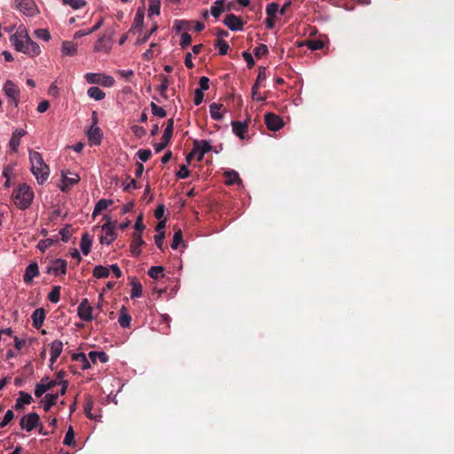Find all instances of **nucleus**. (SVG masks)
Segmentation results:
<instances>
[{"label": "nucleus", "instance_id": "nucleus-41", "mask_svg": "<svg viewBox=\"0 0 454 454\" xmlns=\"http://www.w3.org/2000/svg\"><path fill=\"white\" fill-rule=\"evenodd\" d=\"M164 268L162 266H152L148 270V275L153 279H159L164 277Z\"/></svg>", "mask_w": 454, "mask_h": 454}, {"label": "nucleus", "instance_id": "nucleus-27", "mask_svg": "<svg viewBox=\"0 0 454 454\" xmlns=\"http://www.w3.org/2000/svg\"><path fill=\"white\" fill-rule=\"evenodd\" d=\"M92 245V239L90 238L87 232L82 234L80 247L83 254L87 255L90 252Z\"/></svg>", "mask_w": 454, "mask_h": 454}, {"label": "nucleus", "instance_id": "nucleus-3", "mask_svg": "<svg viewBox=\"0 0 454 454\" xmlns=\"http://www.w3.org/2000/svg\"><path fill=\"white\" fill-rule=\"evenodd\" d=\"M85 79L90 84H101L105 87H112L114 83V79L112 76L102 74L87 73Z\"/></svg>", "mask_w": 454, "mask_h": 454}, {"label": "nucleus", "instance_id": "nucleus-6", "mask_svg": "<svg viewBox=\"0 0 454 454\" xmlns=\"http://www.w3.org/2000/svg\"><path fill=\"white\" fill-rule=\"evenodd\" d=\"M174 131V120L168 119L167 121V127L162 135V141L154 145L156 153H160L164 150L169 144Z\"/></svg>", "mask_w": 454, "mask_h": 454}, {"label": "nucleus", "instance_id": "nucleus-23", "mask_svg": "<svg viewBox=\"0 0 454 454\" xmlns=\"http://www.w3.org/2000/svg\"><path fill=\"white\" fill-rule=\"evenodd\" d=\"M33 402V397L27 392L20 391L19 398L16 400L15 409L22 410L24 404H30Z\"/></svg>", "mask_w": 454, "mask_h": 454}, {"label": "nucleus", "instance_id": "nucleus-9", "mask_svg": "<svg viewBox=\"0 0 454 454\" xmlns=\"http://www.w3.org/2000/svg\"><path fill=\"white\" fill-rule=\"evenodd\" d=\"M92 310L93 308L90 305L89 300L84 298L78 305L77 314L82 320L90 322L93 320Z\"/></svg>", "mask_w": 454, "mask_h": 454}, {"label": "nucleus", "instance_id": "nucleus-19", "mask_svg": "<svg viewBox=\"0 0 454 454\" xmlns=\"http://www.w3.org/2000/svg\"><path fill=\"white\" fill-rule=\"evenodd\" d=\"M58 385V381H49L47 383H37L35 388V395L41 397L45 392L51 390Z\"/></svg>", "mask_w": 454, "mask_h": 454}, {"label": "nucleus", "instance_id": "nucleus-58", "mask_svg": "<svg viewBox=\"0 0 454 454\" xmlns=\"http://www.w3.org/2000/svg\"><path fill=\"white\" fill-rule=\"evenodd\" d=\"M37 38L43 41H49L51 39L50 32L47 29L39 28L35 31Z\"/></svg>", "mask_w": 454, "mask_h": 454}, {"label": "nucleus", "instance_id": "nucleus-48", "mask_svg": "<svg viewBox=\"0 0 454 454\" xmlns=\"http://www.w3.org/2000/svg\"><path fill=\"white\" fill-rule=\"evenodd\" d=\"M152 113L153 115L158 116L160 118H164L167 115V112L158 105H156L154 102H152L150 104Z\"/></svg>", "mask_w": 454, "mask_h": 454}, {"label": "nucleus", "instance_id": "nucleus-16", "mask_svg": "<svg viewBox=\"0 0 454 454\" xmlns=\"http://www.w3.org/2000/svg\"><path fill=\"white\" fill-rule=\"evenodd\" d=\"M39 274V269L36 262L30 263L25 270V273L23 275V280L27 284H30L34 278L36 277Z\"/></svg>", "mask_w": 454, "mask_h": 454}, {"label": "nucleus", "instance_id": "nucleus-1", "mask_svg": "<svg viewBox=\"0 0 454 454\" xmlns=\"http://www.w3.org/2000/svg\"><path fill=\"white\" fill-rule=\"evenodd\" d=\"M29 160L31 163V171L39 184L44 183L50 175V168L43 161L40 153L35 151L29 152Z\"/></svg>", "mask_w": 454, "mask_h": 454}, {"label": "nucleus", "instance_id": "nucleus-29", "mask_svg": "<svg viewBox=\"0 0 454 454\" xmlns=\"http://www.w3.org/2000/svg\"><path fill=\"white\" fill-rule=\"evenodd\" d=\"M222 107L223 105L218 103H212L209 106V112L212 119L221 121L223 118V114L220 112Z\"/></svg>", "mask_w": 454, "mask_h": 454}, {"label": "nucleus", "instance_id": "nucleus-42", "mask_svg": "<svg viewBox=\"0 0 454 454\" xmlns=\"http://www.w3.org/2000/svg\"><path fill=\"white\" fill-rule=\"evenodd\" d=\"M64 5H69L74 10L81 9L87 5L85 0H61Z\"/></svg>", "mask_w": 454, "mask_h": 454}, {"label": "nucleus", "instance_id": "nucleus-5", "mask_svg": "<svg viewBox=\"0 0 454 454\" xmlns=\"http://www.w3.org/2000/svg\"><path fill=\"white\" fill-rule=\"evenodd\" d=\"M40 417L36 412H30L24 415L20 420V426L27 432H30L39 427Z\"/></svg>", "mask_w": 454, "mask_h": 454}, {"label": "nucleus", "instance_id": "nucleus-38", "mask_svg": "<svg viewBox=\"0 0 454 454\" xmlns=\"http://www.w3.org/2000/svg\"><path fill=\"white\" fill-rule=\"evenodd\" d=\"M224 176H226L225 184L227 185H232L234 184L241 183V179L239 178L238 172H236L235 170L226 171L224 173Z\"/></svg>", "mask_w": 454, "mask_h": 454}, {"label": "nucleus", "instance_id": "nucleus-7", "mask_svg": "<svg viewBox=\"0 0 454 454\" xmlns=\"http://www.w3.org/2000/svg\"><path fill=\"white\" fill-rule=\"evenodd\" d=\"M15 7L27 16H35L37 12L36 4L33 0H15Z\"/></svg>", "mask_w": 454, "mask_h": 454}, {"label": "nucleus", "instance_id": "nucleus-24", "mask_svg": "<svg viewBox=\"0 0 454 454\" xmlns=\"http://www.w3.org/2000/svg\"><path fill=\"white\" fill-rule=\"evenodd\" d=\"M130 286L132 287L130 294L131 299L141 297L143 293V286L136 277L131 278Z\"/></svg>", "mask_w": 454, "mask_h": 454}, {"label": "nucleus", "instance_id": "nucleus-12", "mask_svg": "<svg viewBox=\"0 0 454 454\" xmlns=\"http://www.w3.org/2000/svg\"><path fill=\"white\" fill-rule=\"evenodd\" d=\"M67 262L63 259H56L51 266L46 268V272L55 276L65 275L67 273Z\"/></svg>", "mask_w": 454, "mask_h": 454}, {"label": "nucleus", "instance_id": "nucleus-18", "mask_svg": "<svg viewBox=\"0 0 454 454\" xmlns=\"http://www.w3.org/2000/svg\"><path fill=\"white\" fill-rule=\"evenodd\" d=\"M144 240L142 239V234L140 232H134L133 239L130 244L131 253L134 256H138L141 253L139 247L144 245Z\"/></svg>", "mask_w": 454, "mask_h": 454}, {"label": "nucleus", "instance_id": "nucleus-55", "mask_svg": "<svg viewBox=\"0 0 454 454\" xmlns=\"http://www.w3.org/2000/svg\"><path fill=\"white\" fill-rule=\"evenodd\" d=\"M14 419V412L12 410H8L3 420L0 422V427H6L12 419Z\"/></svg>", "mask_w": 454, "mask_h": 454}, {"label": "nucleus", "instance_id": "nucleus-45", "mask_svg": "<svg viewBox=\"0 0 454 454\" xmlns=\"http://www.w3.org/2000/svg\"><path fill=\"white\" fill-rule=\"evenodd\" d=\"M160 0H150L148 13L149 16L152 15H160Z\"/></svg>", "mask_w": 454, "mask_h": 454}, {"label": "nucleus", "instance_id": "nucleus-35", "mask_svg": "<svg viewBox=\"0 0 454 454\" xmlns=\"http://www.w3.org/2000/svg\"><path fill=\"white\" fill-rule=\"evenodd\" d=\"M63 343L59 340H55L51 344V355L52 358H59L60 354L62 353Z\"/></svg>", "mask_w": 454, "mask_h": 454}, {"label": "nucleus", "instance_id": "nucleus-25", "mask_svg": "<svg viewBox=\"0 0 454 454\" xmlns=\"http://www.w3.org/2000/svg\"><path fill=\"white\" fill-rule=\"evenodd\" d=\"M113 203L114 201L112 200H99L95 205L92 216L95 217L96 215H99L103 210L113 205Z\"/></svg>", "mask_w": 454, "mask_h": 454}, {"label": "nucleus", "instance_id": "nucleus-2", "mask_svg": "<svg viewBox=\"0 0 454 454\" xmlns=\"http://www.w3.org/2000/svg\"><path fill=\"white\" fill-rule=\"evenodd\" d=\"M33 198V191L26 184H20L12 194L14 204L17 207L22 210L27 208L31 205Z\"/></svg>", "mask_w": 454, "mask_h": 454}, {"label": "nucleus", "instance_id": "nucleus-30", "mask_svg": "<svg viewBox=\"0 0 454 454\" xmlns=\"http://www.w3.org/2000/svg\"><path fill=\"white\" fill-rule=\"evenodd\" d=\"M62 52L67 56H74L77 53V44L70 41H65L62 43Z\"/></svg>", "mask_w": 454, "mask_h": 454}, {"label": "nucleus", "instance_id": "nucleus-46", "mask_svg": "<svg viewBox=\"0 0 454 454\" xmlns=\"http://www.w3.org/2000/svg\"><path fill=\"white\" fill-rule=\"evenodd\" d=\"M63 443L65 445H67V446H73L75 444V441H74V429H73V427L70 426L68 427V430L67 432L66 433V435H65V438H64V441H63Z\"/></svg>", "mask_w": 454, "mask_h": 454}, {"label": "nucleus", "instance_id": "nucleus-21", "mask_svg": "<svg viewBox=\"0 0 454 454\" xmlns=\"http://www.w3.org/2000/svg\"><path fill=\"white\" fill-rule=\"evenodd\" d=\"M26 131L24 129H16L11 137L9 146L12 151L16 152L20 143V138L25 136Z\"/></svg>", "mask_w": 454, "mask_h": 454}, {"label": "nucleus", "instance_id": "nucleus-56", "mask_svg": "<svg viewBox=\"0 0 454 454\" xmlns=\"http://www.w3.org/2000/svg\"><path fill=\"white\" fill-rule=\"evenodd\" d=\"M192 43V36L187 32H184L181 35L180 46L182 49L187 48Z\"/></svg>", "mask_w": 454, "mask_h": 454}, {"label": "nucleus", "instance_id": "nucleus-40", "mask_svg": "<svg viewBox=\"0 0 454 454\" xmlns=\"http://www.w3.org/2000/svg\"><path fill=\"white\" fill-rule=\"evenodd\" d=\"M110 274V269L103 266V265H97L93 269V276L97 278H107Z\"/></svg>", "mask_w": 454, "mask_h": 454}, {"label": "nucleus", "instance_id": "nucleus-61", "mask_svg": "<svg viewBox=\"0 0 454 454\" xmlns=\"http://www.w3.org/2000/svg\"><path fill=\"white\" fill-rule=\"evenodd\" d=\"M164 237H165V232L164 231H161V232H160V233H158V234H156L154 236L155 245L160 250H163V239H164Z\"/></svg>", "mask_w": 454, "mask_h": 454}, {"label": "nucleus", "instance_id": "nucleus-15", "mask_svg": "<svg viewBox=\"0 0 454 454\" xmlns=\"http://www.w3.org/2000/svg\"><path fill=\"white\" fill-rule=\"evenodd\" d=\"M46 312L43 308H38L34 310L31 318L33 321V326L35 329H40L44 322Z\"/></svg>", "mask_w": 454, "mask_h": 454}, {"label": "nucleus", "instance_id": "nucleus-4", "mask_svg": "<svg viewBox=\"0 0 454 454\" xmlns=\"http://www.w3.org/2000/svg\"><path fill=\"white\" fill-rule=\"evenodd\" d=\"M116 224V221L112 222L107 220L106 223L102 225V231L105 232V235L100 237V243L110 245L117 238L115 232Z\"/></svg>", "mask_w": 454, "mask_h": 454}, {"label": "nucleus", "instance_id": "nucleus-20", "mask_svg": "<svg viewBox=\"0 0 454 454\" xmlns=\"http://www.w3.org/2000/svg\"><path fill=\"white\" fill-rule=\"evenodd\" d=\"M232 130L236 136H238L240 139H244L245 133L247 131L248 124L247 121H232L231 123Z\"/></svg>", "mask_w": 454, "mask_h": 454}, {"label": "nucleus", "instance_id": "nucleus-34", "mask_svg": "<svg viewBox=\"0 0 454 454\" xmlns=\"http://www.w3.org/2000/svg\"><path fill=\"white\" fill-rule=\"evenodd\" d=\"M58 397H59V394H47L45 396H44V399H43V410L44 411H49L51 410V408L56 404L57 403V400H58Z\"/></svg>", "mask_w": 454, "mask_h": 454}, {"label": "nucleus", "instance_id": "nucleus-62", "mask_svg": "<svg viewBox=\"0 0 454 454\" xmlns=\"http://www.w3.org/2000/svg\"><path fill=\"white\" fill-rule=\"evenodd\" d=\"M190 176V171L185 165L180 166V169L176 173V176L181 179L187 178Z\"/></svg>", "mask_w": 454, "mask_h": 454}, {"label": "nucleus", "instance_id": "nucleus-22", "mask_svg": "<svg viewBox=\"0 0 454 454\" xmlns=\"http://www.w3.org/2000/svg\"><path fill=\"white\" fill-rule=\"evenodd\" d=\"M73 176V177H68L63 174L62 185L60 187L62 192H68L75 184L79 182V176L77 174H74Z\"/></svg>", "mask_w": 454, "mask_h": 454}, {"label": "nucleus", "instance_id": "nucleus-59", "mask_svg": "<svg viewBox=\"0 0 454 454\" xmlns=\"http://www.w3.org/2000/svg\"><path fill=\"white\" fill-rule=\"evenodd\" d=\"M137 156L142 161L145 162L151 158L152 152L149 149H140L137 152Z\"/></svg>", "mask_w": 454, "mask_h": 454}, {"label": "nucleus", "instance_id": "nucleus-57", "mask_svg": "<svg viewBox=\"0 0 454 454\" xmlns=\"http://www.w3.org/2000/svg\"><path fill=\"white\" fill-rule=\"evenodd\" d=\"M144 24V13L141 10H138L136 13L134 22L132 25V28H135L137 27H142Z\"/></svg>", "mask_w": 454, "mask_h": 454}, {"label": "nucleus", "instance_id": "nucleus-47", "mask_svg": "<svg viewBox=\"0 0 454 454\" xmlns=\"http://www.w3.org/2000/svg\"><path fill=\"white\" fill-rule=\"evenodd\" d=\"M306 45L312 51L321 50L324 47V42L318 39L307 40Z\"/></svg>", "mask_w": 454, "mask_h": 454}, {"label": "nucleus", "instance_id": "nucleus-31", "mask_svg": "<svg viewBox=\"0 0 454 454\" xmlns=\"http://www.w3.org/2000/svg\"><path fill=\"white\" fill-rule=\"evenodd\" d=\"M225 0H216L210 8V13L215 18H219L222 12L224 11Z\"/></svg>", "mask_w": 454, "mask_h": 454}, {"label": "nucleus", "instance_id": "nucleus-28", "mask_svg": "<svg viewBox=\"0 0 454 454\" xmlns=\"http://www.w3.org/2000/svg\"><path fill=\"white\" fill-rule=\"evenodd\" d=\"M11 42L18 51L23 52L26 48L25 35H13L11 37Z\"/></svg>", "mask_w": 454, "mask_h": 454}, {"label": "nucleus", "instance_id": "nucleus-44", "mask_svg": "<svg viewBox=\"0 0 454 454\" xmlns=\"http://www.w3.org/2000/svg\"><path fill=\"white\" fill-rule=\"evenodd\" d=\"M61 286H55L48 294V300L52 303H58L60 300Z\"/></svg>", "mask_w": 454, "mask_h": 454}, {"label": "nucleus", "instance_id": "nucleus-60", "mask_svg": "<svg viewBox=\"0 0 454 454\" xmlns=\"http://www.w3.org/2000/svg\"><path fill=\"white\" fill-rule=\"evenodd\" d=\"M212 150V146L207 140L200 141L199 151L202 153V154H206L207 153Z\"/></svg>", "mask_w": 454, "mask_h": 454}, {"label": "nucleus", "instance_id": "nucleus-33", "mask_svg": "<svg viewBox=\"0 0 454 454\" xmlns=\"http://www.w3.org/2000/svg\"><path fill=\"white\" fill-rule=\"evenodd\" d=\"M192 21L184 20H176L174 21L173 28L176 33H180L181 31L187 32L191 29Z\"/></svg>", "mask_w": 454, "mask_h": 454}, {"label": "nucleus", "instance_id": "nucleus-26", "mask_svg": "<svg viewBox=\"0 0 454 454\" xmlns=\"http://www.w3.org/2000/svg\"><path fill=\"white\" fill-rule=\"evenodd\" d=\"M118 322H119L120 325L123 328L129 327V325H130L131 317L127 312V309L124 306H122L120 310V317H119Z\"/></svg>", "mask_w": 454, "mask_h": 454}, {"label": "nucleus", "instance_id": "nucleus-51", "mask_svg": "<svg viewBox=\"0 0 454 454\" xmlns=\"http://www.w3.org/2000/svg\"><path fill=\"white\" fill-rule=\"evenodd\" d=\"M57 240H54L52 239H46L40 240L37 244V247L40 251L44 252L48 247L53 246Z\"/></svg>", "mask_w": 454, "mask_h": 454}, {"label": "nucleus", "instance_id": "nucleus-36", "mask_svg": "<svg viewBox=\"0 0 454 454\" xmlns=\"http://www.w3.org/2000/svg\"><path fill=\"white\" fill-rule=\"evenodd\" d=\"M111 50V45L106 42L105 35L101 36L95 43V51H105L108 53Z\"/></svg>", "mask_w": 454, "mask_h": 454}, {"label": "nucleus", "instance_id": "nucleus-63", "mask_svg": "<svg viewBox=\"0 0 454 454\" xmlns=\"http://www.w3.org/2000/svg\"><path fill=\"white\" fill-rule=\"evenodd\" d=\"M242 57L245 59V61L247 62L248 68H252L254 66L255 63H254V58L249 52L244 51L242 53Z\"/></svg>", "mask_w": 454, "mask_h": 454}, {"label": "nucleus", "instance_id": "nucleus-54", "mask_svg": "<svg viewBox=\"0 0 454 454\" xmlns=\"http://www.w3.org/2000/svg\"><path fill=\"white\" fill-rule=\"evenodd\" d=\"M268 52H269L268 47H267V45H265L263 43H261L259 46H257L254 50V53L255 57H257V58L263 57V56L267 55Z\"/></svg>", "mask_w": 454, "mask_h": 454}, {"label": "nucleus", "instance_id": "nucleus-37", "mask_svg": "<svg viewBox=\"0 0 454 454\" xmlns=\"http://www.w3.org/2000/svg\"><path fill=\"white\" fill-rule=\"evenodd\" d=\"M72 360L80 362L82 364V369L87 370L90 368V364L83 353H74L72 355Z\"/></svg>", "mask_w": 454, "mask_h": 454}, {"label": "nucleus", "instance_id": "nucleus-10", "mask_svg": "<svg viewBox=\"0 0 454 454\" xmlns=\"http://www.w3.org/2000/svg\"><path fill=\"white\" fill-rule=\"evenodd\" d=\"M267 128L272 131H278L284 126L283 120L273 113H268L264 116Z\"/></svg>", "mask_w": 454, "mask_h": 454}, {"label": "nucleus", "instance_id": "nucleus-49", "mask_svg": "<svg viewBox=\"0 0 454 454\" xmlns=\"http://www.w3.org/2000/svg\"><path fill=\"white\" fill-rule=\"evenodd\" d=\"M278 12H279V6L277 3H270L267 4L266 14L268 17L276 18Z\"/></svg>", "mask_w": 454, "mask_h": 454}, {"label": "nucleus", "instance_id": "nucleus-39", "mask_svg": "<svg viewBox=\"0 0 454 454\" xmlns=\"http://www.w3.org/2000/svg\"><path fill=\"white\" fill-rule=\"evenodd\" d=\"M88 96L95 100H101L105 98L106 93L98 87H90L88 91Z\"/></svg>", "mask_w": 454, "mask_h": 454}, {"label": "nucleus", "instance_id": "nucleus-50", "mask_svg": "<svg viewBox=\"0 0 454 454\" xmlns=\"http://www.w3.org/2000/svg\"><path fill=\"white\" fill-rule=\"evenodd\" d=\"M183 241V233L182 231L179 229L177 230L173 236V240L171 243V248L172 249H177L181 242Z\"/></svg>", "mask_w": 454, "mask_h": 454}, {"label": "nucleus", "instance_id": "nucleus-13", "mask_svg": "<svg viewBox=\"0 0 454 454\" xmlns=\"http://www.w3.org/2000/svg\"><path fill=\"white\" fill-rule=\"evenodd\" d=\"M265 79H266V69H265V67H260L256 81L252 87L253 99L257 100V101H264L266 99V98H264V97L257 96L260 84Z\"/></svg>", "mask_w": 454, "mask_h": 454}, {"label": "nucleus", "instance_id": "nucleus-14", "mask_svg": "<svg viewBox=\"0 0 454 454\" xmlns=\"http://www.w3.org/2000/svg\"><path fill=\"white\" fill-rule=\"evenodd\" d=\"M103 133L97 126V119L94 118V123L88 131V138L90 145H98L101 143Z\"/></svg>", "mask_w": 454, "mask_h": 454}, {"label": "nucleus", "instance_id": "nucleus-53", "mask_svg": "<svg viewBox=\"0 0 454 454\" xmlns=\"http://www.w3.org/2000/svg\"><path fill=\"white\" fill-rule=\"evenodd\" d=\"M199 145H200V141L199 140H194L193 141V148L186 155V159H185L188 164L191 163L192 160L196 156L197 153L199 152Z\"/></svg>", "mask_w": 454, "mask_h": 454}, {"label": "nucleus", "instance_id": "nucleus-8", "mask_svg": "<svg viewBox=\"0 0 454 454\" xmlns=\"http://www.w3.org/2000/svg\"><path fill=\"white\" fill-rule=\"evenodd\" d=\"M4 90L5 95L12 100L15 107L18 106L20 101V89L11 80H7L4 85Z\"/></svg>", "mask_w": 454, "mask_h": 454}, {"label": "nucleus", "instance_id": "nucleus-64", "mask_svg": "<svg viewBox=\"0 0 454 454\" xmlns=\"http://www.w3.org/2000/svg\"><path fill=\"white\" fill-rule=\"evenodd\" d=\"M131 129L135 136L137 137H142L146 134V130L143 127L138 125L132 126Z\"/></svg>", "mask_w": 454, "mask_h": 454}, {"label": "nucleus", "instance_id": "nucleus-32", "mask_svg": "<svg viewBox=\"0 0 454 454\" xmlns=\"http://www.w3.org/2000/svg\"><path fill=\"white\" fill-rule=\"evenodd\" d=\"M89 358L93 364L97 363L98 360L103 364L108 361V356L103 351H90Z\"/></svg>", "mask_w": 454, "mask_h": 454}, {"label": "nucleus", "instance_id": "nucleus-11", "mask_svg": "<svg viewBox=\"0 0 454 454\" xmlns=\"http://www.w3.org/2000/svg\"><path fill=\"white\" fill-rule=\"evenodd\" d=\"M223 24L232 31H240L243 30L245 23L240 17L230 13L223 20Z\"/></svg>", "mask_w": 454, "mask_h": 454}, {"label": "nucleus", "instance_id": "nucleus-43", "mask_svg": "<svg viewBox=\"0 0 454 454\" xmlns=\"http://www.w3.org/2000/svg\"><path fill=\"white\" fill-rule=\"evenodd\" d=\"M159 79L160 80L161 83L160 85L157 88V90H159V92L160 93V95L164 98H167V95H166V90H168V84H169V82H168V79L166 75L164 74H160L159 75Z\"/></svg>", "mask_w": 454, "mask_h": 454}, {"label": "nucleus", "instance_id": "nucleus-52", "mask_svg": "<svg viewBox=\"0 0 454 454\" xmlns=\"http://www.w3.org/2000/svg\"><path fill=\"white\" fill-rule=\"evenodd\" d=\"M215 46L219 49L220 55H226L229 50V44L226 41L218 39Z\"/></svg>", "mask_w": 454, "mask_h": 454}, {"label": "nucleus", "instance_id": "nucleus-17", "mask_svg": "<svg viewBox=\"0 0 454 454\" xmlns=\"http://www.w3.org/2000/svg\"><path fill=\"white\" fill-rule=\"evenodd\" d=\"M25 41H26V48H24L23 52L26 54H29L31 56H37L40 53V47L39 45L32 41L30 37L26 35H25Z\"/></svg>", "mask_w": 454, "mask_h": 454}]
</instances>
